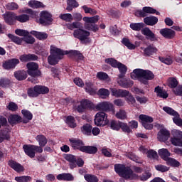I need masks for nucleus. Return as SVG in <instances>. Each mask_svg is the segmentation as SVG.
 <instances>
[{
  "instance_id": "nucleus-62",
  "label": "nucleus",
  "mask_w": 182,
  "mask_h": 182,
  "mask_svg": "<svg viewBox=\"0 0 182 182\" xmlns=\"http://www.w3.org/2000/svg\"><path fill=\"white\" fill-rule=\"evenodd\" d=\"M82 9L85 11V14H90V15H96V14H97L96 10L90 7H87V6H82Z\"/></svg>"
},
{
  "instance_id": "nucleus-51",
  "label": "nucleus",
  "mask_w": 182,
  "mask_h": 182,
  "mask_svg": "<svg viewBox=\"0 0 182 182\" xmlns=\"http://www.w3.org/2000/svg\"><path fill=\"white\" fill-rule=\"evenodd\" d=\"M15 180L17 182H29V181H32V177L29 176H16L15 178Z\"/></svg>"
},
{
  "instance_id": "nucleus-55",
  "label": "nucleus",
  "mask_w": 182,
  "mask_h": 182,
  "mask_svg": "<svg viewBox=\"0 0 182 182\" xmlns=\"http://www.w3.org/2000/svg\"><path fill=\"white\" fill-rule=\"evenodd\" d=\"M163 110L166 112L168 114H170L171 116H178V112L174 111L171 107H164Z\"/></svg>"
},
{
  "instance_id": "nucleus-21",
  "label": "nucleus",
  "mask_w": 182,
  "mask_h": 182,
  "mask_svg": "<svg viewBox=\"0 0 182 182\" xmlns=\"http://www.w3.org/2000/svg\"><path fill=\"white\" fill-rule=\"evenodd\" d=\"M9 166H10V167L13 168L14 171H16V173H22V171H25V168H23V166L15 161H9Z\"/></svg>"
},
{
  "instance_id": "nucleus-37",
  "label": "nucleus",
  "mask_w": 182,
  "mask_h": 182,
  "mask_svg": "<svg viewBox=\"0 0 182 182\" xmlns=\"http://www.w3.org/2000/svg\"><path fill=\"white\" fill-rule=\"evenodd\" d=\"M93 84L92 82H86L85 83V92L89 93L91 95H96L97 90L93 88Z\"/></svg>"
},
{
  "instance_id": "nucleus-33",
  "label": "nucleus",
  "mask_w": 182,
  "mask_h": 182,
  "mask_svg": "<svg viewBox=\"0 0 182 182\" xmlns=\"http://www.w3.org/2000/svg\"><path fill=\"white\" fill-rule=\"evenodd\" d=\"M82 153H87L88 154H96L97 153V147L94 146H84Z\"/></svg>"
},
{
  "instance_id": "nucleus-52",
  "label": "nucleus",
  "mask_w": 182,
  "mask_h": 182,
  "mask_svg": "<svg viewBox=\"0 0 182 182\" xmlns=\"http://www.w3.org/2000/svg\"><path fill=\"white\" fill-rule=\"evenodd\" d=\"M27 93L29 97H38V96H39L38 90H36V86L33 88L28 89Z\"/></svg>"
},
{
  "instance_id": "nucleus-6",
  "label": "nucleus",
  "mask_w": 182,
  "mask_h": 182,
  "mask_svg": "<svg viewBox=\"0 0 182 182\" xmlns=\"http://www.w3.org/2000/svg\"><path fill=\"white\" fill-rule=\"evenodd\" d=\"M82 21H84V27L87 31H92V32H97L99 31V26L96 23L99 22V16H94L92 17H83Z\"/></svg>"
},
{
  "instance_id": "nucleus-2",
  "label": "nucleus",
  "mask_w": 182,
  "mask_h": 182,
  "mask_svg": "<svg viewBox=\"0 0 182 182\" xmlns=\"http://www.w3.org/2000/svg\"><path fill=\"white\" fill-rule=\"evenodd\" d=\"M131 77L134 80H139L141 83L147 85V80H153L154 79V74L149 70L136 68L131 73Z\"/></svg>"
},
{
  "instance_id": "nucleus-53",
  "label": "nucleus",
  "mask_w": 182,
  "mask_h": 182,
  "mask_svg": "<svg viewBox=\"0 0 182 182\" xmlns=\"http://www.w3.org/2000/svg\"><path fill=\"white\" fill-rule=\"evenodd\" d=\"M66 123L69 127H71L72 129H75V127H76V124L75 123V117L73 116H68L67 117Z\"/></svg>"
},
{
  "instance_id": "nucleus-40",
  "label": "nucleus",
  "mask_w": 182,
  "mask_h": 182,
  "mask_svg": "<svg viewBox=\"0 0 182 182\" xmlns=\"http://www.w3.org/2000/svg\"><path fill=\"white\" fill-rule=\"evenodd\" d=\"M165 161L168 166H171L172 167L180 166V162H178L177 160H176L173 158L168 157Z\"/></svg>"
},
{
  "instance_id": "nucleus-25",
  "label": "nucleus",
  "mask_w": 182,
  "mask_h": 182,
  "mask_svg": "<svg viewBox=\"0 0 182 182\" xmlns=\"http://www.w3.org/2000/svg\"><path fill=\"white\" fill-rule=\"evenodd\" d=\"M144 22L146 25H148L149 26H154V25H156L157 22H159V18L156 16H148L144 18Z\"/></svg>"
},
{
  "instance_id": "nucleus-18",
  "label": "nucleus",
  "mask_w": 182,
  "mask_h": 182,
  "mask_svg": "<svg viewBox=\"0 0 182 182\" xmlns=\"http://www.w3.org/2000/svg\"><path fill=\"white\" fill-rule=\"evenodd\" d=\"M159 33L166 39H173L176 36V31L167 28L161 29Z\"/></svg>"
},
{
  "instance_id": "nucleus-22",
  "label": "nucleus",
  "mask_w": 182,
  "mask_h": 182,
  "mask_svg": "<svg viewBox=\"0 0 182 182\" xmlns=\"http://www.w3.org/2000/svg\"><path fill=\"white\" fill-rule=\"evenodd\" d=\"M77 158L75 155L73 154H65L64 159L68 161L70 168L73 170L76 167V160Z\"/></svg>"
},
{
  "instance_id": "nucleus-48",
  "label": "nucleus",
  "mask_w": 182,
  "mask_h": 182,
  "mask_svg": "<svg viewBox=\"0 0 182 182\" xmlns=\"http://www.w3.org/2000/svg\"><path fill=\"white\" fill-rule=\"evenodd\" d=\"M59 18L62 19V21H65V22H72L73 21V16L70 14H60Z\"/></svg>"
},
{
  "instance_id": "nucleus-23",
  "label": "nucleus",
  "mask_w": 182,
  "mask_h": 182,
  "mask_svg": "<svg viewBox=\"0 0 182 182\" xmlns=\"http://www.w3.org/2000/svg\"><path fill=\"white\" fill-rule=\"evenodd\" d=\"M158 50H159L156 46H154V45L151 44L144 48V54L145 56H152V55H156Z\"/></svg>"
},
{
  "instance_id": "nucleus-59",
  "label": "nucleus",
  "mask_w": 182,
  "mask_h": 182,
  "mask_svg": "<svg viewBox=\"0 0 182 182\" xmlns=\"http://www.w3.org/2000/svg\"><path fill=\"white\" fill-rule=\"evenodd\" d=\"M155 168L157 171H161V173H166V171H168V170H170L169 167L161 164L156 165Z\"/></svg>"
},
{
  "instance_id": "nucleus-44",
  "label": "nucleus",
  "mask_w": 182,
  "mask_h": 182,
  "mask_svg": "<svg viewBox=\"0 0 182 182\" xmlns=\"http://www.w3.org/2000/svg\"><path fill=\"white\" fill-rule=\"evenodd\" d=\"M130 28L132 29V31H136V32H139L141 31L142 28L144 26V23H132L130 24Z\"/></svg>"
},
{
  "instance_id": "nucleus-32",
  "label": "nucleus",
  "mask_w": 182,
  "mask_h": 182,
  "mask_svg": "<svg viewBox=\"0 0 182 182\" xmlns=\"http://www.w3.org/2000/svg\"><path fill=\"white\" fill-rule=\"evenodd\" d=\"M8 120L10 124H16V123H21L22 122V117L19 115L11 114L9 117Z\"/></svg>"
},
{
  "instance_id": "nucleus-20",
  "label": "nucleus",
  "mask_w": 182,
  "mask_h": 182,
  "mask_svg": "<svg viewBox=\"0 0 182 182\" xmlns=\"http://www.w3.org/2000/svg\"><path fill=\"white\" fill-rule=\"evenodd\" d=\"M142 35H144V36H146L147 39H149L151 42H154L157 41V38H156V35L150 28L146 27L141 29V31Z\"/></svg>"
},
{
  "instance_id": "nucleus-30",
  "label": "nucleus",
  "mask_w": 182,
  "mask_h": 182,
  "mask_svg": "<svg viewBox=\"0 0 182 182\" xmlns=\"http://www.w3.org/2000/svg\"><path fill=\"white\" fill-rule=\"evenodd\" d=\"M21 113L24 117V119H23V123H29V122H31V120L33 119V115L32 114V113H31V112L26 110V109H23L21 111Z\"/></svg>"
},
{
  "instance_id": "nucleus-9",
  "label": "nucleus",
  "mask_w": 182,
  "mask_h": 182,
  "mask_svg": "<svg viewBox=\"0 0 182 182\" xmlns=\"http://www.w3.org/2000/svg\"><path fill=\"white\" fill-rule=\"evenodd\" d=\"M148 14H156V15H160V12L156 11V9L151 7L145 6L143 7L142 10H137L135 12V16H138L139 18H144Z\"/></svg>"
},
{
  "instance_id": "nucleus-46",
  "label": "nucleus",
  "mask_w": 182,
  "mask_h": 182,
  "mask_svg": "<svg viewBox=\"0 0 182 182\" xmlns=\"http://www.w3.org/2000/svg\"><path fill=\"white\" fill-rule=\"evenodd\" d=\"M98 95L102 99H106L107 97H109L110 92H109V90L107 89L101 88L98 91Z\"/></svg>"
},
{
  "instance_id": "nucleus-10",
  "label": "nucleus",
  "mask_w": 182,
  "mask_h": 182,
  "mask_svg": "<svg viewBox=\"0 0 182 182\" xmlns=\"http://www.w3.org/2000/svg\"><path fill=\"white\" fill-rule=\"evenodd\" d=\"M172 134L173 138L171 139V143H172L173 146L182 147V132L178 129H173Z\"/></svg>"
},
{
  "instance_id": "nucleus-24",
  "label": "nucleus",
  "mask_w": 182,
  "mask_h": 182,
  "mask_svg": "<svg viewBox=\"0 0 182 182\" xmlns=\"http://www.w3.org/2000/svg\"><path fill=\"white\" fill-rule=\"evenodd\" d=\"M117 83L121 86L122 87H124L125 89H127V87H130L131 86H133V81L127 80L123 77H119L117 79Z\"/></svg>"
},
{
  "instance_id": "nucleus-8",
  "label": "nucleus",
  "mask_w": 182,
  "mask_h": 182,
  "mask_svg": "<svg viewBox=\"0 0 182 182\" xmlns=\"http://www.w3.org/2000/svg\"><path fill=\"white\" fill-rule=\"evenodd\" d=\"M95 123L96 126H106L109 124L107 114L104 112H99L95 114Z\"/></svg>"
},
{
  "instance_id": "nucleus-14",
  "label": "nucleus",
  "mask_w": 182,
  "mask_h": 182,
  "mask_svg": "<svg viewBox=\"0 0 182 182\" xmlns=\"http://www.w3.org/2000/svg\"><path fill=\"white\" fill-rule=\"evenodd\" d=\"M3 18L8 25H14L16 21V14L14 12L7 11L3 14Z\"/></svg>"
},
{
  "instance_id": "nucleus-16",
  "label": "nucleus",
  "mask_w": 182,
  "mask_h": 182,
  "mask_svg": "<svg viewBox=\"0 0 182 182\" xmlns=\"http://www.w3.org/2000/svg\"><path fill=\"white\" fill-rule=\"evenodd\" d=\"M70 143L73 149L80 150V151H83V149L85 148V144H83V141H82V140L77 139H70Z\"/></svg>"
},
{
  "instance_id": "nucleus-31",
  "label": "nucleus",
  "mask_w": 182,
  "mask_h": 182,
  "mask_svg": "<svg viewBox=\"0 0 182 182\" xmlns=\"http://www.w3.org/2000/svg\"><path fill=\"white\" fill-rule=\"evenodd\" d=\"M11 130L8 128H4L0 130V143L4 141V139L8 140L9 139V132Z\"/></svg>"
},
{
  "instance_id": "nucleus-41",
  "label": "nucleus",
  "mask_w": 182,
  "mask_h": 182,
  "mask_svg": "<svg viewBox=\"0 0 182 182\" xmlns=\"http://www.w3.org/2000/svg\"><path fill=\"white\" fill-rule=\"evenodd\" d=\"M122 43H123V45H124V46H127V48H128L130 50L136 49V45L132 43V42H130V40H129V38H124L122 41Z\"/></svg>"
},
{
  "instance_id": "nucleus-38",
  "label": "nucleus",
  "mask_w": 182,
  "mask_h": 182,
  "mask_svg": "<svg viewBox=\"0 0 182 182\" xmlns=\"http://www.w3.org/2000/svg\"><path fill=\"white\" fill-rule=\"evenodd\" d=\"M117 68L119 69L120 74L118 75V77H124V75H126V72H127V67L119 63Z\"/></svg>"
},
{
  "instance_id": "nucleus-50",
  "label": "nucleus",
  "mask_w": 182,
  "mask_h": 182,
  "mask_svg": "<svg viewBox=\"0 0 182 182\" xmlns=\"http://www.w3.org/2000/svg\"><path fill=\"white\" fill-rule=\"evenodd\" d=\"M115 116L117 119H119V120H124L127 119V114L126 113V111L123 109H120L119 112H117Z\"/></svg>"
},
{
  "instance_id": "nucleus-61",
  "label": "nucleus",
  "mask_w": 182,
  "mask_h": 182,
  "mask_svg": "<svg viewBox=\"0 0 182 182\" xmlns=\"http://www.w3.org/2000/svg\"><path fill=\"white\" fill-rule=\"evenodd\" d=\"M159 60L162 62V63H165V65H171L173 63V58H171V57H159Z\"/></svg>"
},
{
  "instance_id": "nucleus-36",
  "label": "nucleus",
  "mask_w": 182,
  "mask_h": 182,
  "mask_svg": "<svg viewBox=\"0 0 182 182\" xmlns=\"http://www.w3.org/2000/svg\"><path fill=\"white\" fill-rule=\"evenodd\" d=\"M14 77L17 80H25L28 77V75L25 70L16 71L14 73Z\"/></svg>"
},
{
  "instance_id": "nucleus-45",
  "label": "nucleus",
  "mask_w": 182,
  "mask_h": 182,
  "mask_svg": "<svg viewBox=\"0 0 182 182\" xmlns=\"http://www.w3.org/2000/svg\"><path fill=\"white\" fill-rule=\"evenodd\" d=\"M81 132L86 136H90L92 134V126L89 124H85L81 128Z\"/></svg>"
},
{
  "instance_id": "nucleus-5",
  "label": "nucleus",
  "mask_w": 182,
  "mask_h": 182,
  "mask_svg": "<svg viewBox=\"0 0 182 182\" xmlns=\"http://www.w3.org/2000/svg\"><path fill=\"white\" fill-rule=\"evenodd\" d=\"M27 68V73L29 75V76H31V79L28 78V80L31 82V83H38V80L34 79V77H38L42 75V73H41V70H38L39 65L38 63L34 62L28 63L26 65Z\"/></svg>"
},
{
  "instance_id": "nucleus-7",
  "label": "nucleus",
  "mask_w": 182,
  "mask_h": 182,
  "mask_svg": "<svg viewBox=\"0 0 182 182\" xmlns=\"http://www.w3.org/2000/svg\"><path fill=\"white\" fill-rule=\"evenodd\" d=\"M23 12L27 14L16 15V21H18V22L21 23H25V22H28L31 18H35V16H36V13L31 9H26Z\"/></svg>"
},
{
  "instance_id": "nucleus-13",
  "label": "nucleus",
  "mask_w": 182,
  "mask_h": 182,
  "mask_svg": "<svg viewBox=\"0 0 182 182\" xmlns=\"http://www.w3.org/2000/svg\"><path fill=\"white\" fill-rule=\"evenodd\" d=\"M93 107V103L88 100H82L80 101V105L77 107V111L79 113H82L86 109H92Z\"/></svg>"
},
{
  "instance_id": "nucleus-19",
  "label": "nucleus",
  "mask_w": 182,
  "mask_h": 182,
  "mask_svg": "<svg viewBox=\"0 0 182 182\" xmlns=\"http://www.w3.org/2000/svg\"><path fill=\"white\" fill-rule=\"evenodd\" d=\"M16 65H19V60L16 58H12L6 61L3 64V68L7 70H9V69H15Z\"/></svg>"
},
{
  "instance_id": "nucleus-60",
  "label": "nucleus",
  "mask_w": 182,
  "mask_h": 182,
  "mask_svg": "<svg viewBox=\"0 0 182 182\" xmlns=\"http://www.w3.org/2000/svg\"><path fill=\"white\" fill-rule=\"evenodd\" d=\"M86 181L87 182H98L99 179L95 175L87 174L85 176Z\"/></svg>"
},
{
  "instance_id": "nucleus-58",
  "label": "nucleus",
  "mask_w": 182,
  "mask_h": 182,
  "mask_svg": "<svg viewBox=\"0 0 182 182\" xmlns=\"http://www.w3.org/2000/svg\"><path fill=\"white\" fill-rule=\"evenodd\" d=\"M178 85V81H177V79L174 77H171L168 79V86L171 89H175V87H177Z\"/></svg>"
},
{
  "instance_id": "nucleus-34",
  "label": "nucleus",
  "mask_w": 182,
  "mask_h": 182,
  "mask_svg": "<svg viewBox=\"0 0 182 182\" xmlns=\"http://www.w3.org/2000/svg\"><path fill=\"white\" fill-rule=\"evenodd\" d=\"M158 152L161 159H162L165 161H166L168 157H170V156H171V154L170 153V151H168L167 149H161L159 150Z\"/></svg>"
},
{
  "instance_id": "nucleus-1",
  "label": "nucleus",
  "mask_w": 182,
  "mask_h": 182,
  "mask_svg": "<svg viewBox=\"0 0 182 182\" xmlns=\"http://www.w3.org/2000/svg\"><path fill=\"white\" fill-rule=\"evenodd\" d=\"M66 26L70 31H73V36L77 39L81 41L82 43H89L90 42V32L83 29V25L80 22H73L72 23H67Z\"/></svg>"
},
{
  "instance_id": "nucleus-28",
  "label": "nucleus",
  "mask_w": 182,
  "mask_h": 182,
  "mask_svg": "<svg viewBox=\"0 0 182 182\" xmlns=\"http://www.w3.org/2000/svg\"><path fill=\"white\" fill-rule=\"evenodd\" d=\"M57 180H63L64 181H73L74 177L71 173H60L57 176Z\"/></svg>"
},
{
  "instance_id": "nucleus-12",
  "label": "nucleus",
  "mask_w": 182,
  "mask_h": 182,
  "mask_svg": "<svg viewBox=\"0 0 182 182\" xmlns=\"http://www.w3.org/2000/svg\"><path fill=\"white\" fill-rule=\"evenodd\" d=\"M97 110H102V112H114V107L113 104L109 102H100L95 106Z\"/></svg>"
},
{
  "instance_id": "nucleus-4",
  "label": "nucleus",
  "mask_w": 182,
  "mask_h": 182,
  "mask_svg": "<svg viewBox=\"0 0 182 182\" xmlns=\"http://www.w3.org/2000/svg\"><path fill=\"white\" fill-rule=\"evenodd\" d=\"M50 55L48 58V62L49 65H57L58 62L63 58L65 51L60 50V48H58L55 46H50Z\"/></svg>"
},
{
  "instance_id": "nucleus-42",
  "label": "nucleus",
  "mask_w": 182,
  "mask_h": 182,
  "mask_svg": "<svg viewBox=\"0 0 182 182\" xmlns=\"http://www.w3.org/2000/svg\"><path fill=\"white\" fill-rule=\"evenodd\" d=\"M36 89L39 95H46L49 93V88L46 86L36 85Z\"/></svg>"
},
{
  "instance_id": "nucleus-47",
  "label": "nucleus",
  "mask_w": 182,
  "mask_h": 182,
  "mask_svg": "<svg viewBox=\"0 0 182 182\" xmlns=\"http://www.w3.org/2000/svg\"><path fill=\"white\" fill-rule=\"evenodd\" d=\"M28 6L31 8H34V9L42 8V6H43V3L36 0H32L28 2Z\"/></svg>"
},
{
  "instance_id": "nucleus-26",
  "label": "nucleus",
  "mask_w": 182,
  "mask_h": 182,
  "mask_svg": "<svg viewBox=\"0 0 182 182\" xmlns=\"http://www.w3.org/2000/svg\"><path fill=\"white\" fill-rule=\"evenodd\" d=\"M21 62H29V60H38V56L35 54H24L20 56Z\"/></svg>"
},
{
  "instance_id": "nucleus-56",
  "label": "nucleus",
  "mask_w": 182,
  "mask_h": 182,
  "mask_svg": "<svg viewBox=\"0 0 182 182\" xmlns=\"http://www.w3.org/2000/svg\"><path fill=\"white\" fill-rule=\"evenodd\" d=\"M10 85L11 80L4 77L0 79V87H9Z\"/></svg>"
},
{
  "instance_id": "nucleus-35",
  "label": "nucleus",
  "mask_w": 182,
  "mask_h": 182,
  "mask_svg": "<svg viewBox=\"0 0 182 182\" xmlns=\"http://www.w3.org/2000/svg\"><path fill=\"white\" fill-rule=\"evenodd\" d=\"M36 140L38 141L39 146H41V147H45V146H46V144H48V139H46V136L42 134L38 135L36 137Z\"/></svg>"
},
{
  "instance_id": "nucleus-54",
  "label": "nucleus",
  "mask_w": 182,
  "mask_h": 182,
  "mask_svg": "<svg viewBox=\"0 0 182 182\" xmlns=\"http://www.w3.org/2000/svg\"><path fill=\"white\" fill-rule=\"evenodd\" d=\"M105 63L110 65V66H112V68H117L118 65L120 63L114 60V58H107L105 59Z\"/></svg>"
},
{
  "instance_id": "nucleus-15",
  "label": "nucleus",
  "mask_w": 182,
  "mask_h": 182,
  "mask_svg": "<svg viewBox=\"0 0 182 182\" xmlns=\"http://www.w3.org/2000/svg\"><path fill=\"white\" fill-rule=\"evenodd\" d=\"M159 141H167L170 139V131L166 129H161L157 134Z\"/></svg>"
},
{
  "instance_id": "nucleus-27",
  "label": "nucleus",
  "mask_w": 182,
  "mask_h": 182,
  "mask_svg": "<svg viewBox=\"0 0 182 182\" xmlns=\"http://www.w3.org/2000/svg\"><path fill=\"white\" fill-rule=\"evenodd\" d=\"M154 92H156V95L159 96V97H162V99H167L168 97V94H167V92L161 89V87L160 86L156 87Z\"/></svg>"
},
{
  "instance_id": "nucleus-64",
  "label": "nucleus",
  "mask_w": 182,
  "mask_h": 182,
  "mask_svg": "<svg viewBox=\"0 0 182 182\" xmlns=\"http://www.w3.org/2000/svg\"><path fill=\"white\" fill-rule=\"evenodd\" d=\"M147 157L149 159H156L157 157H159V155H157V152H156L154 150L151 149L146 152Z\"/></svg>"
},
{
  "instance_id": "nucleus-57",
  "label": "nucleus",
  "mask_w": 182,
  "mask_h": 182,
  "mask_svg": "<svg viewBox=\"0 0 182 182\" xmlns=\"http://www.w3.org/2000/svg\"><path fill=\"white\" fill-rule=\"evenodd\" d=\"M122 126V122H116V121H112L110 122V127L112 129V130H120V127Z\"/></svg>"
},
{
  "instance_id": "nucleus-49",
  "label": "nucleus",
  "mask_w": 182,
  "mask_h": 182,
  "mask_svg": "<svg viewBox=\"0 0 182 182\" xmlns=\"http://www.w3.org/2000/svg\"><path fill=\"white\" fill-rule=\"evenodd\" d=\"M8 37L9 38V39H11V41L14 42V43H16L17 45H21V43H22V41H23V38H19L12 34H8Z\"/></svg>"
},
{
  "instance_id": "nucleus-3",
  "label": "nucleus",
  "mask_w": 182,
  "mask_h": 182,
  "mask_svg": "<svg viewBox=\"0 0 182 182\" xmlns=\"http://www.w3.org/2000/svg\"><path fill=\"white\" fill-rule=\"evenodd\" d=\"M114 170L119 176L123 177L126 180H134L139 177V176L134 173L129 167H126L124 165L115 164Z\"/></svg>"
},
{
  "instance_id": "nucleus-63",
  "label": "nucleus",
  "mask_w": 182,
  "mask_h": 182,
  "mask_svg": "<svg viewBox=\"0 0 182 182\" xmlns=\"http://www.w3.org/2000/svg\"><path fill=\"white\" fill-rule=\"evenodd\" d=\"M15 33L18 36H23V38H25L27 35H29V31L26 30L16 29L15 30Z\"/></svg>"
},
{
  "instance_id": "nucleus-43",
  "label": "nucleus",
  "mask_w": 182,
  "mask_h": 182,
  "mask_svg": "<svg viewBox=\"0 0 182 182\" xmlns=\"http://www.w3.org/2000/svg\"><path fill=\"white\" fill-rule=\"evenodd\" d=\"M31 35L36 36L37 39H40L41 41L43 39H46L48 38V34L46 33L38 32L35 31H32L31 32Z\"/></svg>"
},
{
  "instance_id": "nucleus-39",
  "label": "nucleus",
  "mask_w": 182,
  "mask_h": 182,
  "mask_svg": "<svg viewBox=\"0 0 182 182\" xmlns=\"http://www.w3.org/2000/svg\"><path fill=\"white\" fill-rule=\"evenodd\" d=\"M97 78L100 80H104L105 82H110V77H109V75L105 72H98L97 73Z\"/></svg>"
},
{
  "instance_id": "nucleus-11",
  "label": "nucleus",
  "mask_w": 182,
  "mask_h": 182,
  "mask_svg": "<svg viewBox=\"0 0 182 182\" xmlns=\"http://www.w3.org/2000/svg\"><path fill=\"white\" fill-rule=\"evenodd\" d=\"M139 119L144 129L146 130H151V129H153V124H150L153 123V117L144 114H141L139 115Z\"/></svg>"
},
{
  "instance_id": "nucleus-29",
  "label": "nucleus",
  "mask_w": 182,
  "mask_h": 182,
  "mask_svg": "<svg viewBox=\"0 0 182 182\" xmlns=\"http://www.w3.org/2000/svg\"><path fill=\"white\" fill-rule=\"evenodd\" d=\"M23 149L26 154H27V156H28V157H31V159H33V157H35V151H34L32 145H24L23 146Z\"/></svg>"
},
{
  "instance_id": "nucleus-17",
  "label": "nucleus",
  "mask_w": 182,
  "mask_h": 182,
  "mask_svg": "<svg viewBox=\"0 0 182 182\" xmlns=\"http://www.w3.org/2000/svg\"><path fill=\"white\" fill-rule=\"evenodd\" d=\"M48 22H52V14L46 11H41L40 16V23H41V25H44V23H48Z\"/></svg>"
}]
</instances>
